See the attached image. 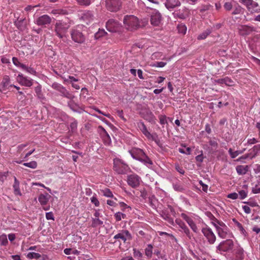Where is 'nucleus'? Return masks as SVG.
Wrapping results in <instances>:
<instances>
[{"instance_id": "obj_1", "label": "nucleus", "mask_w": 260, "mask_h": 260, "mask_svg": "<svg viewBox=\"0 0 260 260\" xmlns=\"http://www.w3.org/2000/svg\"><path fill=\"white\" fill-rule=\"evenodd\" d=\"M151 230V227L144 222H137L134 226V231L136 236L140 239L149 240Z\"/></svg>"}, {"instance_id": "obj_2", "label": "nucleus", "mask_w": 260, "mask_h": 260, "mask_svg": "<svg viewBox=\"0 0 260 260\" xmlns=\"http://www.w3.org/2000/svg\"><path fill=\"white\" fill-rule=\"evenodd\" d=\"M234 242L231 239L223 241L216 247V252L221 254H227L229 256V253L233 252L235 248Z\"/></svg>"}, {"instance_id": "obj_3", "label": "nucleus", "mask_w": 260, "mask_h": 260, "mask_svg": "<svg viewBox=\"0 0 260 260\" xmlns=\"http://www.w3.org/2000/svg\"><path fill=\"white\" fill-rule=\"evenodd\" d=\"M129 152L134 159L138 160L145 164H152V160L141 149L134 147L130 150Z\"/></svg>"}, {"instance_id": "obj_4", "label": "nucleus", "mask_w": 260, "mask_h": 260, "mask_svg": "<svg viewBox=\"0 0 260 260\" xmlns=\"http://www.w3.org/2000/svg\"><path fill=\"white\" fill-rule=\"evenodd\" d=\"M113 169L118 174H126L131 171L128 166L118 158L114 160Z\"/></svg>"}, {"instance_id": "obj_5", "label": "nucleus", "mask_w": 260, "mask_h": 260, "mask_svg": "<svg viewBox=\"0 0 260 260\" xmlns=\"http://www.w3.org/2000/svg\"><path fill=\"white\" fill-rule=\"evenodd\" d=\"M70 25L66 22L59 21L55 25V32L57 36L60 39H63Z\"/></svg>"}, {"instance_id": "obj_6", "label": "nucleus", "mask_w": 260, "mask_h": 260, "mask_svg": "<svg viewBox=\"0 0 260 260\" xmlns=\"http://www.w3.org/2000/svg\"><path fill=\"white\" fill-rule=\"evenodd\" d=\"M113 239L118 241H121L123 243H126L132 240V236L128 231L122 230L119 231V232L114 236Z\"/></svg>"}, {"instance_id": "obj_7", "label": "nucleus", "mask_w": 260, "mask_h": 260, "mask_svg": "<svg viewBox=\"0 0 260 260\" xmlns=\"http://www.w3.org/2000/svg\"><path fill=\"white\" fill-rule=\"evenodd\" d=\"M123 23L127 25L128 29H135L144 25L140 23L138 17H124Z\"/></svg>"}, {"instance_id": "obj_8", "label": "nucleus", "mask_w": 260, "mask_h": 260, "mask_svg": "<svg viewBox=\"0 0 260 260\" xmlns=\"http://www.w3.org/2000/svg\"><path fill=\"white\" fill-rule=\"evenodd\" d=\"M106 5L108 10L116 12L121 8L122 2L121 0H106Z\"/></svg>"}, {"instance_id": "obj_9", "label": "nucleus", "mask_w": 260, "mask_h": 260, "mask_svg": "<svg viewBox=\"0 0 260 260\" xmlns=\"http://www.w3.org/2000/svg\"><path fill=\"white\" fill-rule=\"evenodd\" d=\"M138 128L141 132V133L145 136L148 139L154 141L158 144V141L156 138L152 135L148 131L147 126L145 123L142 121H139L137 123ZM159 145V144H158Z\"/></svg>"}, {"instance_id": "obj_10", "label": "nucleus", "mask_w": 260, "mask_h": 260, "mask_svg": "<svg viewBox=\"0 0 260 260\" xmlns=\"http://www.w3.org/2000/svg\"><path fill=\"white\" fill-rule=\"evenodd\" d=\"M202 232L210 244L212 245L215 243L216 237L211 228L206 225L202 228Z\"/></svg>"}, {"instance_id": "obj_11", "label": "nucleus", "mask_w": 260, "mask_h": 260, "mask_svg": "<svg viewBox=\"0 0 260 260\" xmlns=\"http://www.w3.org/2000/svg\"><path fill=\"white\" fill-rule=\"evenodd\" d=\"M126 182L132 188H136L140 185L141 179L138 175L132 174L127 176Z\"/></svg>"}, {"instance_id": "obj_12", "label": "nucleus", "mask_w": 260, "mask_h": 260, "mask_svg": "<svg viewBox=\"0 0 260 260\" xmlns=\"http://www.w3.org/2000/svg\"><path fill=\"white\" fill-rule=\"evenodd\" d=\"M71 38L77 43L81 44L85 41V38L81 32L77 29H72L71 31Z\"/></svg>"}, {"instance_id": "obj_13", "label": "nucleus", "mask_w": 260, "mask_h": 260, "mask_svg": "<svg viewBox=\"0 0 260 260\" xmlns=\"http://www.w3.org/2000/svg\"><path fill=\"white\" fill-rule=\"evenodd\" d=\"M103 217V215L100 212V210H95L94 213H93V217L91 218V226L92 228H96L103 224L104 222L101 219Z\"/></svg>"}, {"instance_id": "obj_14", "label": "nucleus", "mask_w": 260, "mask_h": 260, "mask_svg": "<svg viewBox=\"0 0 260 260\" xmlns=\"http://www.w3.org/2000/svg\"><path fill=\"white\" fill-rule=\"evenodd\" d=\"M232 256H229L230 260H242L244 258L243 250L240 246H236L234 249Z\"/></svg>"}, {"instance_id": "obj_15", "label": "nucleus", "mask_w": 260, "mask_h": 260, "mask_svg": "<svg viewBox=\"0 0 260 260\" xmlns=\"http://www.w3.org/2000/svg\"><path fill=\"white\" fill-rule=\"evenodd\" d=\"M17 81L22 86L29 87L32 85V80L19 74L16 78Z\"/></svg>"}, {"instance_id": "obj_16", "label": "nucleus", "mask_w": 260, "mask_h": 260, "mask_svg": "<svg viewBox=\"0 0 260 260\" xmlns=\"http://www.w3.org/2000/svg\"><path fill=\"white\" fill-rule=\"evenodd\" d=\"M50 198H51V195L47 193H46L45 194H41L38 197V201L40 202V203L41 204V205L44 206V207H43V209L44 210H48L49 209V208H50L49 206H46Z\"/></svg>"}, {"instance_id": "obj_17", "label": "nucleus", "mask_w": 260, "mask_h": 260, "mask_svg": "<svg viewBox=\"0 0 260 260\" xmlns=\"http://www.w3.org/2000/svg\"><path fill=\"white\" fill-rule=\"evenodd\" d=\"M181 217L187 223L193 232L196 233H199V229H198L197 224H195L193 220L190 217L188 216L185 213H181Z\"/></svg>"}, {"instance_id": "obj_18", "label": "nucleus", "mask_w": 260, "mask_h": 260, "mask_svg": "<svg viewBox=\"0 0 260 260\" xmlns=\"http://www.w3.org/2000/svg\"><path fill=\"white\" fill-rule=\"evenodd\" d=\"M238 29L239 34L243 36L249 35L255 31L253 27L247 25H240Z\"/></svg>"}, {"instance_id": "obj_19", "label": "nucleus", "mask_w": 260, "mask_h": 260, "mask_svg": "<svg viewBox=\"0 0 260 260\" xmlns=\"http://www.w3.org/2000/svg\"><path fill=\"white\" fill-rule=\"evenodd\" d=\"M13 85L11 84L10 79L8 76H5L3 78V81L0 85V91L5 92L8 90L10 87H12Z\"/></svg>"}, {"instance_id": "obj_20", "label": "nucleus", "mask_w": 260, "mask_h": 260, "mask_svg": "<svg viewBox=\"0 0 260 260\" xmlns=\"http://www.w3.org/2000/svg\"><path fill=\"white\" fill-rule=\"evenodd\" d=\"M213 225L216 229L218 236L222 239L226 238L228 234V228L225 227V228H223L220 227L216 223H213Z\"/></svg>"}, {"instance_id": "obj_21", "label": "nucleus", "mask_w": 260, "mask_h": 260, "mask_svg": "<svg viewBox=\"0 0 260 260\" xmlns=\"http://www.w3.org/2000/svg\"><path fill=\"white\" fill-rule=\"evenodd\" d=\"M14 23L19 29L23 30L26 26L27 20L23 17H17Z\"/></svg>"}, {"instance_id": "obj_22", "label": "nucleus", "mask_w": 260, "mask_h": 260, "mask_svg": "<svg viewBox=\"0 0 260 260\" xmlns=\"http://www.w3.org/2000/svg\"><path fill=\"white\" fill-rule=\"evenodd\" d=\"M141 115L143 119H145L148 122H151L155 117L153 113L149 109H146L141 112Z\"/></svg>"}, {"instance_id": "obj_23", "label": "nucleus", "mask_w": 260, "mask_h": 260, "mask_svg": "<svg viewBox=\"0 0 260 260\" xmlns=\"http://www.w3.org/2000/svg\"><path fill=\"white\" fill-rule=\"evenodd\" d=\"M36 22L38 25L45 26L51 22L50 17H38Z\"/></svg>"}, {"instance_id": "obj_24", "label": "nucleus", "mask_w": 260, "mask_h": 260, "mask_svg": "<svg viewBox=\"0 0 260 260\" xmlns=\"http://www.w3.org/2000/svg\"><path fill=\"white\" fill-rule=\"evenodd\" d=\"M249 167L247 165H238L236 167L237 173L239 175L245 174L248 171Z\"/></svg>"}, {"instance_id": "obj_25", "label": "nucleus", "mask_w": 260, "mask_h": 260, "mask_svg": "<svg viewBox=\"0 0 260 260\" xmlns=\"http://www.w3.org/2000/svg\"><path fill=\"white\" fill-rule=\"evenodd\" d=\"M99 128H101L103 131V140L104 143L107 146H109L110 144L111 143V140L109 135H108V133L103 127L100 126H99Z\"/></svg>"}, {"instance_id": "obj_26", "label": "nucleus", "mask_w": 260, "mask_h": 260, "mask_svg": "<svg viewBox=\"0 0 260 260\" xmlns=\"http://www.w3.org/2000/svg\"><path fill=\"white\" fill-rule=\"evenodd\" d=\"M13 188L14 190V193L15 196L22 195L19 188V182L15 177H14V182L13 185Z\"/></svg>"}, {"instance_id": "obj_27", "label": "nucleus", "mask_w": 260, "mask_h": 260, "mask_svg": "<svg viewBox=\"0 0 260 260\" xmlns=\"http://www.w3.org/2000/svg\"><path fill=\"white\" fill-rule=\"evenodd\" d=\"M180 2L178 0H166L165 4L168 9L174 8L176 6L180 5Z\"/></svg>"}, {"instance_id": "obj_28", "label": "nucleus", "mask_w": 260, "mask_h": 260, "mask_svg": "<svg viewBox=\"0 0 260 260\" xmlns=\"http://www.w3.org/2000/svg\"><path fill=\"white\" fill-rule=\"evenodd\" d=\"M176 223L178 224L179 227L183 230L184 233L188 237L190 236V231L188 228L186 226L185 223L181 220H176Z\"/></svg>"}, {"instance_id": "obj_29", "label": "nucleus", "mask_w": 260, "mask_h": 260, "mask_svg": "<svg viewBox=\"0 0 260 260\" xmlns=\"http://www.w3.org/2000/svg\"><path fill=\"white\" fill-rule=\"evenodd\" d=\"M51 14L53 15H68L69 13L67 9H54L52 10Z\"/></svg>"}, {"instance_id": "obj_30", "label": "nucleus", "mask_w": 260, "mask_h": 260, "mask_svg": "<svg viewBox=\"0 0 260 260\" xmlns=\"http://www.w3.org/2000/svg\"><path fill=\"white\" fill-rule=\"evenodd\" d=\"M101 192L104 197L107 198H113V194L112 191L107 188L101 190Z\"/></svg>"}, {"instance_id": "obj_31", "label": "nucleus", "mask_w": 260, "mask_h": 260, "mask_svg": "<svg viewBox=\"0 0 260 260\" xmlns=\"http://www.w3.org/2000/svg\"><path fill=\"white\" fill-rule=\"evenodd\" d=\"M52 87L53 89L61 93V95H62V93H63V91L66 89V88L64 87H63L61 85L58 83L53 84Z\"/></svg>"}, {"instance_id": "obj_32", "label": "nucleus", "mask_w": 260, "mask_h": 260, "mask_svg": "<svg viewBox=\"0 0 260 260\" xmlns=\"http://www.w3.org/2000/svg\"><path fill=\"white\" fill-rule=\"evenodd\" d=\"M8 244L7 237L6 234H3L0 236V245L2 246H6Z\"/></svg>"}, {"instance_id": "obj_33", "label": "nucleus", "mask_w": 260, "mask_h": 260, "mask_svg": "<svg viewBox=\"0 0 260 260\" xmlns=\"http://www.w3.org/2000/svg\"><path fill=\"white\" fill-rule=\"evenodd\" d=\"M26 257L29 259H31V258L38 259L41 257V254L39 253L31 252H28L27 254Z\"/></svg>"}, {"instance_id": "obj_34", "label": "nucleus", "mask_w": 260, "mask_h": 260, "mask_svg": "<svg viewBox=\"0 0 260 260\" xmlns=\"http://www.w3.org/2000/svg\"><path fill=\"white\" fill-rule=\"evenodd\" d=\"M107 35V32L104 29H99V31L94 34V39L95 40L100 39Z\"/></svg>"}, {"instance_id": "obj_35", "label": "nucleus", "mask_w": 260, "mask_h": 260, "mask_svg": "<svg viewBox=\"0 0 260 260\" xmlns=\"http://www.w3.org/2000/svg\"><path fill=\"white\" fill-rule=\"evenodd\" d=\"M116 221H119L122 219H124L126 218V215L124 213H122L120 212H117L115 213L114 215Z\"/></svg>"}, {"instance_id": "obj_36", "label": "nucleus", "mask_w": 260, "mask_h": 260, "mask_svg": "<svg viewBox=\"0 0 260 260\" xmlns=\"http://www.w3.org/2000/svg\"><path fill=\"white\" fill-rule=\"evenodd\" d=\"M178 31L179 34L183 35H185L186 32L187 28L186 26L183 24H180L177 26Z\"/></svg>"}, {"instance_id": "obj_37", "label": "nucleus", "mask_w": 260, "mask_h": 260, "mask_svg": "<svg viewBox=\"0 0 260 260\" xmlns=\"http://www.w3.org/2000/svg\"><path fill=\"white\" fill-rule=\"evenodd\" d=\"M161 17H151V23L154 26H158L160 23Z\"/></svg>"}, {"instance_id": "obj_38", "label": "nucleus", "mask_w": 260, "mask_h": 260, "mask_svg": "<svg viewBox=\"0 0 260 260\" xmlns=\"http://www.w3.org/2000/svg\"><path fill=\"white\" fill-rule=\"evenodd\" d=\"M211 33V31L209 29L206 30L205 31L201 34L200 36H198V40H204Z\"/></svg>"}, {"instance_id": "obj_39", "label": "nucleus", "mask_w": 260, "mask_h": 260, "mask_svg": "<svg viewBox=\"0 0 260 260\" xmlns=\"http://www.w3.org/2000/svg\"><path fill=\"white\" fill-rule=\"evenodd\" d=\"M152 249L153 247L151 245H147V247L145 248V255L148 257L152 256L153 253Z\"/></svg>"}, {"instance_id": "obj_40", "label": "nucleus", "mask_w": 260, "mask_h": 260, "mask_svg": "<svg viewBox=\"0 0 260 260\" xmlns=\"http://www.w3.org/2000/svg\"><path fill=\"white\" fill-rule=\"evenodd\" d=\"M12 61L13 63L17 67H20L22 69H23V68H25V64L19 62L18 59L16 57H13L12 58Z\"/></svg>"}, {"instance_id": "obj_41", "label": "nucleus", "mask_w": 260, "mask_h": 260, "mask_svg": "<svg viewBox=\"0 0 260 260\" xmlns=\"http://www.w3.org/2000/svg\"><path fill=\"white\" fill-rule=\"evenodd\" d=\"M23 165L31 169H35L37 166V163L36 161L32 160L28 162H24Z\"/></svg>"}, {"instance_id": "obj_42", "label": "nucleus", "mask_w": 260, "mask_h": 260, "mask_svg": "<svg viewBox=\"0 0 260 260\" xmlns=\"http://www.w3.org/2000/svg\"><path fill=\"white\" fill-rule=\"evenodd\" d=\"M209 144L212 149H216L218 148V143L215 138L210 139Z\"/></svg>"}, {"instance_id": "obj_43", "label": "nucleus", "mask_w": 260, "mask_h": 260, "mask_svg": "<svg viewBox=\"0 0 260 260\" xmlns=\"http://www.w3.org/2000/svg\"><path fill=\"white\" fill-rule=\"evenodd\" d=\"M238 198L240 200H244L247 196V191L244 190H241L238 191Z\"/></svg>"}, {"instance_id": "obj_44", "label": "nucleus", "mask_w": 260, "mask_h": 260, "mask_svg": "<svg viewBox=\"0 0 260 260\" xmlns=\"http://www.w3.org/2000/svg\"><path fill=\"white\" fill-rule=\"evenodd\" d=\"M23 70H25L27 73L33 75H36V71L31 67H27L25 65V68H23Z\"/></svg>"}, {"instance_id": "obj_45", "label": "nucleus", "mask_w": 260, "mask_h": 260, "mask_svg": "<svg viewBox=\"0 0 260 260\" xmlns=\"http://www.w3.org/2000/svg\"><path fill=\"white\" fill-rule=\"evenodd\" d=\"M120 207L123 211H125L126 210L129 211L131 209V208L130 206H128L127 204H126L125 203L123 202H121L119 203Z\"/></svg>"}, {"instance_id": "obj_46", "label": "nucleus", "mask_w": 260, "mask_h": 260, "mask_svg": "<svg viewBox=\"0 0 260 260\" xmlns=\"http://www.w3.org/2000/svg\"><path fill=\"white\" fill-rule=\"evenodd\" d=\"M134 256L139 260H141L142 257V253L136 249H134Z\"/></svg>"}, {"instance_id": "obj_47", "label": "nucleus", "mask_w": 260, "mask_h": 260, "mask_svg": "<svg viewBox=\"0 0 260 260\" xmlns=\"http://www.w3.org/2000/svg\"><path fill=\"white\" fill-rule=\"evenodd\" d=\"M61 96L63 97H66L69 99H73L74 98V95L71 93H70L66 89L63 91V93H62Z\"/></svg>"}, {"instance_id": "obj_48", "label": "nucleus", "mask_w": 260, "mask_h": 260, "mask_svg": "<svg viewBox=\"0 0 260 260\" xmlns=\"http://www.w3.org/2000/svg\"><path fill=\"white\" fill-rule=\"evenodd\" d=\"M224 84L228 86H232L234 85V81L230 78L226 77L224 78Z\"/></svg>"}, {"instance_id": "obj_49", "label": "nucleus", "mask_w": 260, "mask_h": 260, "mask_svg": "<svg viewBox=\"0 0 260 260\" xmlns=\"http://www.w3.org/2000/svg\"><path fill=\"white\" fill-rule=\"evenodd\" d=\"M76 1L79 5L85 6H89L91 3V0H76Z\"/></svg>"}, {"instance_id": "obj_50", "label": "nucleus", "mask_w": 260, "mask_h": 260, "mask_svg": "<svg viewBox=\"0 0 260 260\" xmlns=\"http://www.w3.org/2000/svg\"><path fill=\"white\" fill-rule=\"evenodd\" d=\"M90 201L92 204H94V206L98 207L100 206V202L97 199L96 196H92L90 198Z\"/></svg>"}, {"instance_id": "obj_51", "label": "nucleus", "mask_w": 260, "mask_h": 260, "mask_svg": "<svg viewBox=\"0 0 260 260\" xmlns=\"http://www.w3.org/2000/svg\"><path fill=\"white\" fill-rule=\"evenodd\" d=\"M68 106L72 110L74 111H77V105L75 103H74L73 101L71 100L69 102H68Z\"/></svg>"}, {"instance_id": "obj_52", "label": "nucleus", "mask_w": 260, "mask_h": 260, "mask_svg": "<svg viewBox=\"0 0 260 260\" xmlns=\"http://www.w3.org/2000/svg\"><path fill=\"white\" fill-rule=\"evenodd\" d=\"M38 7V5L34 6H28L25 8V10L26 11H32V12L34 13L37 11V10H36V9H37Z\"/></svg>"}, {"instance_id": "obj_53", "label": "nucleus", "mask_w": 260, "mask_h": 260, "mask_svg": "<svg viewBox=\"0 0 260 260\" xmlns=\"http://www.w3.org/2000/svg\"><path fill=\"white\" fill-rule=\"evenodd\" d=\"M159 122L161 125H164L167 123V117L165 115H160L159 116Z\"/></svg>"}, {"instance_id": "obj_54", "label": "nucleus", "mask_w": 260, "mask_h": 260, "mask_svg": "<svg viewBox=\"0 0 260 260\" xmlns=\"http://www.w3.org/2000/svg\"><path fill=\"white\" fill-rule=\"evenodd\" d=\"M252 151H253L255 155L257 154L258 153H260V144L254 145L252 148Z\"/></svg>"}, {"instance_id": "obj_55", "label": "nucleus", "mask_w": 260, "mask_h": 260, "mask_svg": "<svg viewBox=\"0 0 260 260\" xmlns=\"http://www.w3.org/2000/svg\"><path fill=\"white\" fill-rule=\"evenodd\" d=\"M227 198L228 199H231L232 200H237V199H238V194L236 192L232 193L229 194L227 196Z\"/></svg>"}, {"instance_id": "obj_56", "label": "nucleus", "mask_w": 260, "mask_h": 260, "mask_svg": "<svg viewBox=\"0 0 260 260\" xmlns=\"http://www.w3.org/2000/svg\"><path fill=\"white\" fill-rule=\"evenodd\" d=\"M46 217L48 220H54V216L52 212H47Z\"/></svg>"}, {"instance_id": "obj_57", "label": "nucleus", "mask_w": 260, "mask_h": 260, "mask_svg": "<svg viewBox=\"0 0 260 260\" xmlns=\"http://www.w3.org/2000/svg\"><path fill=\"white\" fill-rule=\"evenodd\" d=\"M162 217L164 219L168 221L169 223H172L173 222V219L168 214H164L162 215Z\"/></svg>"}, {"instance_id": "obj_58", "label": "nucleus", "mask_w": 260, "mask_h": 260, "mask_svg": "<svg viewBox=\"0 0 260 260\" xmlns=\"http://www.w3.org/2000/svg\"><path fill=\"white\" fill-rule=\"evenodd\" d=\"M140 196L143 198V199H147V197H148V194L146 191V189L143 188L140 190Z\"/></svg>"}, {"instance_id": "obj_59", "label": "nucleus", "mask_w": 260, "mask_h": 260, "mask_svg": "<svg viewBox=\"0 0 260 260\" xmlns=\"http://www.w3.org/2000/svg\"><path fill=\"white\" fill-rule=\"evenodd\" d=\"M242 209L246 214H249L251 212V209L249 206L244 205L242 206Z\"/></svg>"}, {"instance_id": "obj_60", "label": "nucleus", "mask_w": 260, "mask_h": 260, "mask_svg": "<svg viewBox=\"0 0 260 260\" xmlns=\"http://www.w3.org/2000/svg\"><path fill=\"white\" fill-rule=\"evenodd\" d=\"M224 8L226 10L230 11L232 8V5L231 3L226 2L224 5Z\"/></svg>"}, {"instance_id": "obj_61", "label": "nucleus", "mask_w": 260, "mask_h": 260, "mask_svg": "<svg viewBox=\"0 0 260 260\" xmlns=\"http://www.w3.org/2000/svg\"><path fill=\"white\" fill-rule=\"evenodd\" d=\"M175 169L180 174H184V170L179 165H175Z\"/></svg>"}, {"instance_id": "obj_62", "label": "nucleus", "mask_w": 260, "mask_h": 260, "mask_svg": "<svg viewBox=\"0 0 260 260\" xmlns=\"http://www.w3.org/2000/svg\"><path fill=\"white\" fill-rule=\"evenodd\" d=\"M204 158V157L202 153L201 154L197 155L196 157H195V159H196V161L202 162L203 161Z\"/></svg>"}, {"instance_id": "obj_63", "label": "nucleus", "mask_w": 260, "mask_h": 260, "mask_svg": "<svg viewBox=\"0 0 260 260\" xmlns=\"http://www.w3.org/2000/svg\"><path fill=\"white\" fill-rule=\"evenodd\" d=\"M166 64H167V63L165 62L158 61V62H156L155 63V64L154 65V66L156 67L162 68V67H165Z\"/></svg>"}, {"instance_id": "obj_64", "label": "nucleus", "mask_w": 260, "mask_h": 260, "mask_svg": "<svg viewBox=\"0 0 260 260\" xmlns=\"http://www.w3.org/2000/svg\"><path fill=\"white\" fill-rule=\"evenodd\" d=\"M252 192H253V193L254 194L260 193V187H259L258 185H256L255 187L252 189Z\"/></svg>"}]
</instances>
